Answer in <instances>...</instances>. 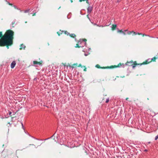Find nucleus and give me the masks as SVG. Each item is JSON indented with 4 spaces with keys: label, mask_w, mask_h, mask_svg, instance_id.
I'll return each instance as SVG.
<instances>
[{
    "label": "nucleus",
    "mask_w": 158,
    "mask_h": 158,
    "mask_svg": "<svg viewBox=\"0 0 158 158\" xmlns=\"http://www.w3.org/2000/svg\"><path fill=\"white\" fill-rule=\"evenodd\" d=\"M126 65L128 66H132L133 68L135 67L137 65H140V64H138L136 61L133 62L132 60L130 61H127L125 64Z\"/></svg>",
    "instance_id": "obj_3"
},
{
    "label": "nucleus",
    "mask_w": 158,
    "mask_h": 158,
    "mask_svg": "<svg viewBox=\"0 0 158 158\" xmlns=\"http://www.w3.org/2000/svg\"><path fill=\"white\" fill-rule=\"evenodd\" d=\"M75 47L80 48L81 47V46H79L78 44H77L76 45V46H75Z\"/></svg>",
    "instance_id": "obj_15"
},
{
    "label": "nucleus",
    "mask_w": 158,
    "mask_h": 158,
    "mask_svg": "<svg viewBox=\"0 0 158 158\" xmlns=\"http://www.w3.org/2000/svg\"><path fill=\"white\" fill-rule=\"evenodd\" d=\"M21 124H22V127H23V124L22 123H21Z\"/></svg>",
    "instance_id": "obj_29"
},
{
    "label": "nucleus",
    "mask_w": 158,
    "mask_h": 158,
    "mask_svg": "<svg viewBox=\"0 0 158 158\" xmlns=\"http://www.w3.org/2000/svg\"><path fill=\"white\" fill-rule=\"evenodd\" d=\"M84 67L85 68V69H84V71H86L87 69L86 68L85 66H84Z\"/></svg>",
    "instance_id": "obj_19"
},
{
    "label": "nucleus",
    "mask_w": 158,
    "mask_h": 158,
    "mask_svg": "<svg viewBox=\"0 0 158 158\" xmlns=\"http://www.w3.org/2000/svg\"><path fill=\"white\" fill-rule=\"evenodd\" d=\"M85 1H86V3L89 5V6L90 4H89L88 1V0H86Z\"/></svg>",
    "instance_id": "obj_17"
},
{
    "label": "nucleus",
    "mask_w": 158,
    "mask_h": 158,
    "mask_svg": "<svg viewBox=\"0 0 158 158\" xmlns=\"http://www.w3.org/2000/svg\"><path fill=\"white\" fill-rule=\"evenodd\" d=\"M92 10V7L90 6H89L87 8L88 13L90 14Z\"/></svg>",
    "instance_id": "obj_8"
},
{
    "label": "nucleus",
    "mask_w": 158,
    "mask_h": 158,
    "mask_svg": "<svg viewBox=\"0 0 158 158\" xmlns=\"http://www.w3.org/2000/svg\"><path fill=\"white\" fill-rule=\"evenodd\" d=\"M53 136V135L51 137V138H52Z\"/></svg>",
    "instance_id": "obj_33"
},
{
    "label": "nucleus",
    "mask_w": 158,
    "mask_h": 158,
    "mask_svg": "<svg viewBox=\"0 0 158 158\" xmlns=\"http://www.w3.org/2000/svg\"><path fill=\"white\" fill-rule=\"evenodd\" d=\"M15 156L16 157H17V156L16 155H15Z\"/></svg>",
    "instance_id": "obj_34"
},
{
    "label": "nucleus",
    "mask_w": 158,
    "mask_h": 158,
    "mask_svg": "<svg viewBox=\"0 0 158 158\" xmlns=\"http://www.w3.org/2000/svg\"><path fill=\"white\" fill-rule=\"evenodd\" d=\"M42 62H43V61L42 60H41L39 62H38L37 61H33V64H39V65H40L42 64Z\"/></svg>",
    "instance_id": "obj_6"
},
{
    "label": "nucleus",
    "mask_w": 158,
    "mask_h": 158,
    "mask_svg": "<svg viewBox=\"0 0 158 158\" xmlns=\"http://www.w3.org/2000/svg\"><path fill=\"white\" fill-rule=\"evenodd\" d=\"M29 10H26L25 11V13H27V12H29Z\"/></svg>",
    "instance_id": "obj_22"
},
{
    "label": "nucleus",
    "mask_w": 158,
    "mask_h": 158,
    "mask_svg": "<svg viewBox=\"0 0 158 158\" xmlns=\"http://www.w3.org/2000/svg\"><path fill=\"white\" fill-rule=\"evenodd\" d=\"M120 77H121V78H123V77H125V76H121Z\"/></svg>",
    "instance_id": "obj_28"
},
{
    "label": "nucleus",
    "mask_w": 158,
    "mask_h": 158,
    "mask_svg": "<svg viewBox=\"0 0 158 158\" xmlns=\"http://www.w3.org/2000/svg\"><path fill=\"white\" fill-rule=\"evenodd\" d=\"M118 32H123V31L122 30H118Z\"/></svg>",
    "instance_id": "obj_16"
},
{
    "label": "nucleus",
    "mask_w": 158,
    "mask_h": 158,
    "mask_svg": "<svg viewBox=\"0 0 158 158\" xmlns=\"http://www.w3.org/2000/svg\"><path fill=\"white\" fill-rule=\"evenodd\" d=\"M25 48V46L23 44H21L20 45V48H19L20 50L22 49H24Z\"/></svg>",
    "instance_id": "obj_12"
},
{
    "label": "nucleus",
    "mask_w": 158,
    "mask_h": 158,
    "mask_svg": "<svg viewBox=\"0 0 158 158\" xmlns=\"http://www.w3.org/2000/svg\"><path fill=\"white\" fill-rule=\"evenodd\" d=\"M124 35H126V33L123 31V32H122Z\"/></svg>",
    "instance_id": "obj_25"
},
{
    "label": "nucleus",
    "mask_w": 158,
    "mask_h": 158,
    "mask_svg": "<svg viewBox=\"0 0 158 158\" xmlns=\"http://www.w3.org/2000/svg\"><path fill=\"white\" fill-rule=\"evenodd\" d=\"M69 35L70 37L73 38H74L76 37V35L74 34H69Z\"/></svg>",
    "instance_id": "obj_13"
},
{
    "label": "nucleus",
    "mask_w": 158,
    "mask_h": 158,
    "mask_svg": "<svg viewBox=\"0 0 158 158\" xmlns=\"http://www.w3.org/2000/svg\"><path fill=\"white\" fill-rule=\"evenodd\" d=\"M122 64H122L121 63H120L118 64L117 65H111L110 66H107V67H101L99 64H97L96 65V67L98 69H113L116 68L117 67H119L121 66Z\"/></svg>",
    "instance_id": "obj_2"
},
{
    "label": "nucleus",
    "mask_w": 158,
    "mask_h": 158,
    "mask_svg": "<svg viewBox=\"0 0 158 158\" xmlns=\"http://www.w3.org/2000/svg\"><path fill=\"white\" fill-rule=\"evenodd\" d=\"M117 27V25L116 24H113L112 25L111 29L112 30H115Z\"/></svg>",
    "instance_id": "obj_10"
},
{
    "label": "nucleus",
    "mask_w": 158,
    "mask_h": 158,
    "mask_svg": "<svg viewBox=\"0 0 158 158\" xmlns=\"http://www.w3.org/2000/svg\"><path fill=\"white\" fill-rule=\"evenodd\" d=\"M133 33V34L132 35H142L143 36H147V35H145L144 34H142V33H136L134 31H128L127 32V34L130 35L131 33Z\"/></svg>",
    "instance_id": "obj_4"
},
{
    "label": "nucleus",
    "mask_w": 158,
    "mask_h": 158,
    "mask_svg": "<svg viewBox=\"0 0 158 158\" xmlns=\"http://www.w3.org/2000/svg\"><path fill=\"white\" fill-rule=\"evenodd\" d=\"M128 99V98H127L126 99V100H127Z\"/></svg>",
    "instance_id": "obj_30"
},
{
    "label": "nucleus",
    "mask_w": 158,
    "mask_h": 158,
    "mask_svg": "<svg viewBox=\"0 0 158 158\" xmlns=\"http://www.w3.org/2000/svg\"><path fill=\"white\" fill-rule=\"evenodd\" d=\"M70 1L71 3H72L73 2V1L72 0H70Z\"/></svg>",
    "instance_id": "obj_27"
},
{
    "label": "nucleus",
    "mask_w": 158,
    "mask_h": 158,
    "mask_svg": "<svg viewBox=\"0 0 158 158\" xmlns=\"http://www.w3.org/2000/svg\"><path fill=\"white\" fill-rule=\"evenodd\" d=\"M158 139V135L155 137V140H156Z\"/></svg>",
    "instance_id": "obj_20"
},
{
    "label": "nucleus",
    "mask_w": 158,
    "mask_h": 158,
    "mask_svg": "<svg viewBox=\"0 0 158 158\" xmlns=\"http://www.w3.org/2000/svg\"><path fill=\"white\" fill-rule=\"evenodd\" d=\"M157 57H154L151 59V61L148 62V60H146L145 61L143 62L142 63L140 64V65H142L143 64H147L152 61L155 62L156 61V60L157 59Z\"/></svg>",
    "instance_id": "obj_5"
},
{
    "label": "nucleus",
    "mask_w": 158,
    "mask_h": 158,
    "mask_svg": "<svg viewBox=\"0 0 158 158\" xmlns=\"http://www.w3.org/2000/svg\"><path fill=\"white\" fill-rule=\"evenodd\" d=\"M36 13H34L32 15V16H35L36 15Z\"/></svg>",
    "instance_id": "obj_23"
},
{
    "label": "nucleus",
    "mask_w": 158,
    "mask_h": 158,
    "mask_svg": "<svg viewBox=\"0 0 158 158\" xmlns=\"http://www.w3.org/2000/svg\"><path fill=\"white\" fill-rule=\"evenodd\" d=\"M77 66L78 67H82V65L81 64H80L78 65H77Z\"/></svg>",
    "instance_id": "obj_21"
},
{
    "label": "nucleus",
    "mask_w": 158,
    "mask_h": 158,
    "mask_svg": "<svg viewBox=\"0 0 158 158\" xmlns=\"http://www.w3.org/2000/svg\"><path fill=\"white\" fill-rule=\"evenodd\" d=\"M14 34V32L10 29L6 30L4 35L0 31V47L6 46L9 48L13 44Z\"/></svg>",
    "instance_id": "obj_1"
},
{
    "label": "nucleus",
    "mask_w": 158,
    "mask_h": 158,
    "mask_svg": "<svg viewBox=\"0 0 158 158\" xmlns=\"http://www.w3.org/2000/svg\"><path fill=\"white\" fill-rule=\"evenodd\" d=\"M83 40L85 41H86L87 40L86 39H83Z\"/></svg>",
    "instance_id": "obj_26"
},
{
    "label": "nucleus",
    "mask_w": 158,
    "mask_h": 158,
    "mask_svg": "<svg viewBox=\"0 0 158 158\" xmlns=\"http://www.w3.org/2000/svg\"><path fill=\"white\" fill-rule=\"evenodd\" d=\"M16 64V63L15 61H13L11 64V68L12 69H13L15 66V65Z\"/></svg>",
    "instance_id": "obj_9"
},
{
    "label": "nucleus",
    "mask_w": 158,
    "mask_h": 158,
    "mask_svg": "<svg viewBox=\"0 0 158 158\" xmlns=\"http://www.w3.org/2000/svg\"><path fill=\"white\" fill-rule=\"evenodd\" d=\"M64 31L60 30L59 31L57 32V33L59 36H60L61 34H62L64 32Z\"/></svg>",
    "instance_id": "obj_11"
},
{
    "label": "nucleus",
    "mask_w": 158,
    "mask_h": 158,
    "mask_svg": "<svg viewBox=\"0 0 158 158\" xmlns=\"http://www.w3.org/2000/svg\"><path fill=\"white\" fill-rule=\"evenodd\" d=\"M9 114L10 115L11 114V112H9Z\"/></svg>",
    "instance_id": "obj_24"
},
{
    "label": "nucleus",
    "mask_w": 158,
    "mask_h": 158,
    "mask_svg": "<svg viewBox=\"0 0 158 158\" xmlns=\"http://www.w3.org/2000/svg\"><path fill=\"white\" fill-rule=\"evenodd\" d=\"M60 8V7H59V8H58V9H59V8Z\"/></svg>",
    "instance_id": "obj_35"
},
{
    "label": "nucleus",
    "mask_w": 158,
    "mask_h": 158,
    "mask_svg": "<svg viewBox=\"0 0 158 158\" xmlns=\"http://www.w3.org/2000/svg\"><path fill=\"white\" fill-rule=\"evenodd\" d=\"M109 98L107 99L106 100V103H108L109 101Z\"/></svg>",
    "instance_id": "obj_18"
},
{
    "label": "nucleus",
    "mask_w": 158,
    "mask_h": 158,
    "mask_svg": "<svg viewBox=\"0 0 158 158\" xmlns=\"http://www.w3.org/2000/svg\"><path fill=\"white\" fill-rule=\"evenodd\" d=\"M64 33L67 35H69V33L67 31H64Z\"/></svg>",
    "instance_id": "obj_14"
},
{
    "label": "nucleus",
    "mask_w": 158,
    "mask_h": 158,
    "mask_svg": "<svg viewBox=\"0 0 158 158\" xmlns=\"http://www.w3.org/2000/svg\"><path fill=\"white\" fill-rule=\"evenodd\" d=\"M9 5H12L11 4H10V3H9Z\"/></svg>",
    "instance_id": "obj_31"
},
{
    "label": "nucleus",
    "mask_w": 158,
    "mask_h": 158,
    "mask_svg": "<svg viewBox=\"0 0 158 158\" xmlns=\"http://www.w3.org/2000/svg\"><path fill=\"white\" fill-rule=\"evenodd\" d=\"M127 31V30H125V31Z\"/></svg>",
    "instance_id": "obj_32"
},
{
    "label": "nucleus",
    "mask_w": 158,
    "mask_h": 158,
    "mask_svg": "<svg viewBox=\"0 0 158 158\" xmlns=\"http://www.w3.org/2000/svg\"><path fill=\"white\" fill-rule=\"evenodd\" d=\"M78 64L77 63H74L73 64H72V65H69V66L70 67H71L72 68H75L77 66Z\"/></svg>",
    "instance_id": "obj_7"
}]
</instances>
